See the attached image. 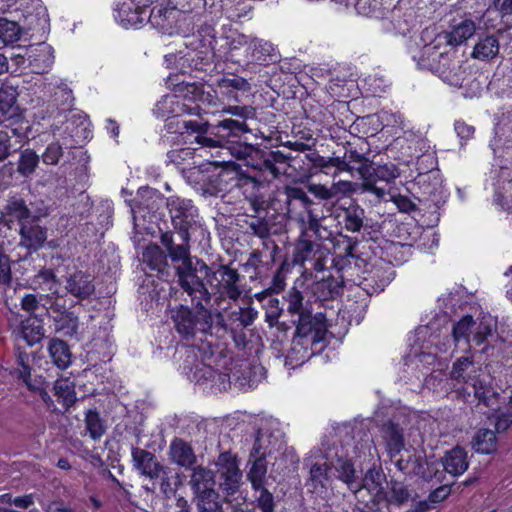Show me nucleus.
I'll list each match as a JSON object with an SVG mask.
<instances>
[{"mask_svg":"<svg viewBox=\"0 0 512 512\" xmlns=\"http://www.w3.org/2000/svg\"><path fill=\"white\" fill-rule=\"evenodd\" d=\"M23 33L22 26L17 22L0 18V40L4 44H12L20 40Z\"/></svg>","mask_w":512,"mask_h":512,"instance_id":"54","label":"nucleus"},{"mask_svg":"<svg viewBox=\"0 0 512 512\" xmlns=\"http://www.w3.org/2000/svg\"><path fill=\"white\" fill-rule=\"evenodd\" d=\"M475 321L471 315H465L458 322L453 325L452 336L456 346L462 342L464 344L463 350L470 352V334Z\"/></svg>","mask_w":512,"mask_h":512,"instance_id":"41","label":"nucleus"},{"mask_svg":"<svg viewBox=\"0 0 512 512\" xmlns=\"http://www.w3.org/2000/svg\"><path fill=\"white\" fill-rule=\"evenodd\" d=\"M243 225L246 232L262 240L271 236L272 225L267 216L243 215Z\"/></svg>","mask_w":512,"mask_h":512,"instance_id":"39","label":"nucleus"},{"mask_svg":"<svg viewBox=\"0 0 512 512\" xmlns=\"http://www.w3.org/2000/svg\"><path fill=\"white\" fill-rule=\"evenodd\" d=\"M286 301L288 303L287 311L291 315L297 314L298 316L310 312V307L308 302H304V297L300 291L295 288H292L286 296Z\"/></svg>","mask_w":512,"mask_h":512,"instance_id":"60","label":"nucleus"},{"mask_svg":"<svg viewBox=\"0 0 512 512\" xmlns=\"http://www.w3.org/2000/svg\"><path fill=\"white\" fill-rule=\"evenodd\" d=\"M38 165L39 155L34 150L27 148L20 153L17 162V172L25 178H30Z\"/></svg>","mask_w":512,"mask_h":512,"instance_id":"48","label":"nucleus"},{"mask_svg":"<svg viewBox=\"0 0 512 512\" xmlns=\"http://www.w3.org/2000/svg\"><path fill=\"white\" fill-rule=\"evenodd\" d=\"M17 86L3 83L0 86V123L24 126L22 110L18 104Z\"/></svg>","mask_w":512,"mask_h":512,"instance_id":"8","label":"nucleus"},{"mask_svg":"<svg viewBox=\"0 0 512 512\" xmlns=\"http://www.w3.org/2000/svg\"><path fill=\"white\" fill-rule=\"evenodd\" d=\"M217 186L216 192H225L234 187H241L249 183L257 184L254 176L246 174L239 165L227 163L220 169L215 179Z\"/></svg>","mask_w":512,"mask_h":512,"instance_id":"10","label":"nucleus"},{"mask_svg":"<svg viewBox=\"0 0 512 512\" xmlns=\"http://www.w3.org/2000/svg\"><path fill=\"white\" fill-rule=\"evenodd\" d=\"M257 317V312L252 308L239 307L236 310L231 311L227 315V320L223 317V324L217 322L214 319V329L221 328L224 331L235 333L237 331H243L245 328L251 326Z\"/></svg>","mask_w":512,"mask_h":512,"instance_id":"17","label":"nucleus"},{"mask_svg":"<svg viewBox=\"0 0 512 512\" xmlns=\"http://www.w3.org/2000/svg\"><path fill=\"white\" fill-rule=\"evenodd\" d=\"M177 13L178 10L175 7L156 5L149 11L148 20L153 26L165 29L172 25Z\"/></svg>","mask_w":512,"mask_h":512,"instance_id":"44","label":"nucleus"},{"mask_svg":"<svg viewBox=\"0 0 512 512\" xmlns=\"http://www.w3.org/2000/svg\"><path fill=\"white\" fill-rule=\"evenodd\" d=\"M160 242L165 247L168 256L175 265L176 283L180 290L192 275L195 269V259L190 255V239L180 238V243L174 240L172 231L161 232Z\"/></svg>","mask_w":512,"mask_h":512,"instance_id":"4","label":"nucleus"},{"mask_svg":"<svg viewBox=\"0 0 512 512\" xmlns=\"http://www.w3.org/2000/svg\"><path fill=\"white\" fill-rule=\"evenodd\" d=\"M210 124L203 120H182L177 121V130H184L187 133L195 134L194 142L200 148H215L220 141L207 135Z\"/></svg>","mask_w":512,"mask_h":512,"instance_id":"23","label":"nucleus"},{"mask_svg":"<svg viewBox=\"0 0 512 512\" xmlns=\"http://www.w3.org/2000/svg\"><path fill=\"white\" fill-rule=\"evenodd\" d=\"M85 425L90 437L97 441L106 433V426L96 410H88L85 414Z\"/></svg>","mask_w":512,"mask_h":512,"instance_id":"57","label":"nucleus"},{"mask_svg":"<svg viewBox=\"0 0 512 512\" xmlns=\"http://www.w3.org/2000/svg\"><path fill=\"white\" fill-rule=\"evenodd\" d=\"M133 467L143 476L158 479L162 466L156 456L145 449L133 447L131 450Z\"/></svg>","mask_w":512,"mask_h":512,"instance_id":"18","label":"nucleus"},{"mask_svg":"<svg viewBox=\"0 0 512 512\" xmlns=\"http://www.w3.org/2000/svg\"><path fill=\"white\" fill-rule=\"evenodd\" d=\"M285 203L287 205V212L292 211V206L295 201L300 202L303 208L308 209L313 204V201L307 196L305 191L296 186H285L284 191Z\"/></svg>","mask_w":512,"mask_h":512,"instance_id":"56","label":"nucleus"},{"mask_svg":"<svg viewBox=\"0 0 512 512\" xmlns=\"http://www.w3.org/2000/svg\"><path fill=\"white\" fill-rule=\"evenodd\" d=\"M65 289L81 301L88 299L94 293L95 285L90 274L79 270L67 276Z\"/></svg>","mask_w":512,"mask_h":512,"instance_id":"20","label":"nucleus"},{"mask_svg":"<svg viewBox=\"0 0 512 512\" xmlns=\"http://www.w3.org/2000/svg\"><path fill=\"white\" fill-rule=\"evenodd\" d=\"M54 393L58 400H61L66 408L71 407L76 401L74 383L69 379L57 380L54 383Z\"/></svg>","mask_w":512,"mask_h":512,"instance_id":"53","label":"nucleus"},{"mask_svg":"<svg viewBox=\"0 0 512 512\" xmlns=\"http://www.w3.org/2000/svg\"><path fill=\"white\" fill-rule=\"evenodd\" d=\"M441 463L444 470L452 476L462 475L469 466L467 453L461 447H455L446 452Z\"/></svg>","mask_w":512,"mask_h":512,"instance_id":"32","label":"nucleus"},{"mask_svg":"<svg viewBox=\"0 0 512 512\" xmlns=\"http://www.w3.org/2000/svg\"><path fill=\"white\" fill-rule=\"evenodd\" d=\"M14 332L25 340L29 346H32L44 337L45 331L40 319L28 317L21 321L20 326Z\"/></svg>","mask_w":512,"mask_h":512,"instance_id":"34","label":"nucleus"},{"mask_svg":"<svg viewBox=\"0 0 512 512\" xmlns=\"http://www.w3.org/2000/svg\"><path fill=\"white\" fill-rule=\"evenodd\" d=\"M345 229L350 232H359L363 227L365 211L357 204H351L343 209Z\"/></svg>","mask_w":512,"mask_h":512,"instance_id":"47","label":"nucleus"},{"mask_svg":"<svg viewBox=\"0 0 512 512\" xmlns=\"http://www.w3.org/2000/svg\"><path fill=\"white\" fill-rule=\"evenodd\" d=\"M386 493V501L389 505L403 506L411 498V492L406 484L401 481L391 480Z\"/></svg>","mask_w":512,"mask_h":512,"instance_id":"45","label":"nucleus"},{"mask_svg":"<svg viewBox=\"0 0 512 512\" xmlns=\"http://www.w3.org/2000/svg\"><path fill=\"white\" fill-rule=\"evenodd\" d=\"M385 479V475L379 469L375 467L370 468L364 475L361 482H359V492L366 489L370 494L377 496L382 492V483Z\"/></svg>","mask_w":512,"mask_h":512,"instance_id":"51","label":"nucleus"},{"mask_svg":"<svg viewBox=\"0 0 512 512\" xmlns=\"http://www.w3.org/2000/svg\"><path fill=\"white\" fill-rule=\"evenodd\" d=\"M500 43L496 36L480 38L473 47L471 57L482 62H492L499 57Z\"/></svg>","mask_w":512,"mask_h":512,"instance_id":"30","label":"nucleus"},{"mask_svg":"<svg viewBox=\"0 0 512 512\" xmlns=\"http://www.w3.org/2000/svg\"><path fill=\"white\" fill-rule=\"evenodd\" d=\"M28 70L34 74H43L50 70L54 55L50 45L42 42L28 46Z\"/></svg>","mask_w":512,"mask_h":512,"instance_id":"16","label":"nucleus"},{"mask_svg":"<svg viewBox=\"0 0 512 512\" xmlns=\"http://www.w3.org/2000/svg\"><path fill=\"white\" fill-rule=\"evenodd\" d=\"M306 158L313 163L315 167L321 169H328L330 167H335L338 171H346L353 172L354 166L349 165L346 162V159L343 157L335 156V157H323L316 152L310 153L306 155Z\"/></svg>","mask_w":512,"mask_h":512,"instance_id":"43","label":"nucleus"},{"mask_svg":"<svg viewBox=\"0 0 512 512\" xmlns=\"http://www.w3.org/2000/svg\"><path fill=\"white\" fill-rule=\"evenodd\" d=\"M400 176L398 167L393 163L375 164L370 163L369 176L362 178L363 192L371 193L377 198L382 199L386 195L384 188L376 185L377 181L386 183L393 182Z\"/></svg>","mask_w":512,"mask_h":512,"instance_id":"9","label":"nucleus"},{"mask_svg":"<svg viewBox=\"0 0 512 512\" xmlns=\"http://www.w3.org/2000/svg\"><path fill=\"white\" fill-rule=\"evenodd\" d=\"M167 85L173 90L174 96H177L179 100L189 101H208L212 102V95L203 91V85L195 82H187L185 80H178V76H169L167 79Z\"/></svg>","mask_w":512,"mask_h":512,"instance_id":"14","label":"nucleus"},{"mask_svg":"<svg viewBox=\"0 0 512 512\" xmlns=\"http://www.w3.org/2000/svg\"><path fill=\"white\" fill-rule=\"evenodd\" d=\"M477 30V24L470 18L453 20L451 30L437 35V42L445 45L458 46L470 39Z\"/></svg>","mask_w":512,"mask_h":512,"instance_id":"13","label":"nucleus"},{"mask_svg":"<svg viewBox=\"0 0 512 512\" xmlns=\"http://www.w3.org/2000/svg\"><path fill=\"white\" fill-rule=\"evenodd\" d=\"M161 200L162 199L159 197L155 190L146 188L139 190L138 197L135 201L139 210L147 209L150 211L157 208V202Z\"/></svg>","mask_w":512,"mask_h":512,"instance_id":"63","label":"nucleus"},{"mask_svg":"<svg viewBox=\"0 0 512 512\" xmlns=\"http://www.w3.org/2000/svg\"><path fill=\"white\" fill-rule=\"evenodd\" d=\"M19 233V246L26 248L28 254L42 247L47 238L46 230L37 224L22 223Z\"/></svg>","mask_w":512,"mask_h":512,"instance_id":"27","label":"nucleus"},{"mask_svg":"<svg viewBox=\"0 0 512 512\" xmlns=\"http://www.w3.org/2000/svg\"><path fill=\"white\" fill-rule=\"evenodd\" d=\"M314 457H321L330 471L335 472V477L345 483L348 489L355 495L359 493V481L352 460L347 450L338 441L325 440L320 448L313 449Z\"/></svg>","mask_w":512,"mask_h":512,"instance_id":"2","label":"nucleus"},{"mask_svg":"<svg viewBox=\"0 0 512 512\" xmlns=\"http://www.w3.org/2000/svg\"><path fill=\"white\" fill-rule=\"evenodd\" d=\"M32 2L33 11H27L26 14H24L23 31L33 33L45 31L49 22L46 9L40 4L39 0H32Z\"/></svg>","mask_w":512,"mask_h":512,"instance_id":"33","label":"nucleus"},{"mask_svg":"<svg viewBox=\"0 0 512 512\" xmlns=\"http://www.w3.org/2000/svg\"><path fill=\"white\" fill-rule=\"evenodd\" d=\"M289 159V156L281 151H267L261 162L260 172L267 173L272 178H277L279 175L286 173Z\"/></svg>","mask_w":512,"mask_h":512,"instance_id":"35","label":"nucleus"},{"mask_svg":"<svg viewBox=\"0 0 512 512\" xmlns=\"http://www.w3.org/2000/svg\"><path fill=\"white\" fill-rule=\"evenodd\" d=\"M53 315V322L57 332L65 336H74L78 332L79 319L74 312L66 309L65 305L53 302L50 304Z\"/></svg>","mask_w":512,"mask_h":512,"instance_id":"19","label":"nucleus"},{"mask_svg":"<svg viewBox=\"0 0 512 512\" xmlns=\"http://www.w3.org/2000/svg\"><path fill=\"white\" fill-rule=\"evenodd\" d=\"M280 441L268 430L260 429L257 431L252 449L257 448L259 454L263 452L264 459L270 457L273 454L277 445H280Z\"/></svg>","mask_w":512,"mask_h":512,"instance_id":"49","label":"nucleus"},{"mask_svg":"<svg viewBox=\"0 0 512 512\" xmlns=\"http://www.w3.org/2000/svg\"><path fill=\"white\" fill-rule=\"evenodd\" d=\"M198 107H190L174 94L163 96L155 105L154 113L157 117L166 118V128L171 129V124L176 117L184 114H197Z\"/></svg>","mask_w":512,"mask_h":512,"instance_id":"11","label":"nucleus"},{"mask_svg":"<svg viewBox=\"0 0 512 512\" xmlns=\"http://www.w3.org/2000/svg\"><path fill=\"white\" fill-rule=\"evenodd\" d=\"M158 478L161 481L160 489L166 497L174 495L181 485L180 475L165 465L162 466V471L159 472Z\"/></svg>","mask_w":512,"mask_h":512,"instance_id":"50","label":"nucleus"},{"mask_svg":"<svg viewBox=\"0 0 512 512\" xmlns=\"http://www.w3.org/2000/svg\"><path fill=\"white\" fill-rule=\"evenodd\" d=\"M216 128L223 131L220 135V139L224 142L226 139H239L242 135L249 133V129L246 122L239 119L226 118L218 122Z\"/></svg>","mask_w":512,"mask_h":512,"instance_id":"42","label":"nucleus"},{"mask_svg":"<svg viewBox=\"0 0 512 512\" xmlns=\"http://www.w3.org/2000/svg\"><path fill=\"white\" fill-rule=\"evenodd\" d=\"M479 372L480 368L475 366L472 356H462L453 363L450 376L458 383L469 384L479 376Z\"/></svg>","mask_w":512,"mask_h":512,"instance_id":"31","label":"nucleus"},{"mask_svg":"<svg viewBox=\"0 0 512 512\" xmlns=\"http://www.w3.org/2000/svg\"><path fill=\"white\" fill-rule=\"evenodd\" d=\"M380 431L386 445V451L393 459L404 449V429L393 420H388L382 424Z\"/></svg>","mask_w":512,"mask_h":512,"instance_id":"21","label":"nucleus"},{"mask_svg":"<svg viewBox=\"0 0 512 512\" xmlns=\"http://www.w3.org/2000/svg\"><path fill=\"white\" fill-rule=\"evenodd\" d=\"M442 44L437 42L436 37L431 43L425 45L417 59V65L421 69L438 74L444 81L457 83L461 65L459 61L452 59L449 52L441 50Z\"/></svg>","mask_w":512,"mask_h":512,"instance_id":"3","label":"nucleus"},{"mask_svg":"<svg viewBox=\"0 0 512 512\" xmlns=\"http://www.w3.org/2000/svg\"><path fill=\"white\" fill-rule=\"evenodd\" d=\"M245 43L251 51L252 60L263 63L277 59V51L271 42L253 38L249 42L245 40Z\"/></svg>","mask_w":512,"mask_h":512,"instance_id":"37","label":"nucleus"},{"mask_svg":"<svg viewBox=\"0 0 512 512\" xmlns=\"http://www.w3.org/2000/svg\"><path fill=\"white\" fill-rule=\"evenodd\" d=\"M48 352L52 362L59 369H66L71 364V352L65 341L58 338L51 339L48 344Z\"/></svg>","mask_w":512,"mask_h":512,"instance_id":"40","label":"nucleus"},{"mask_svg":"<svg viewBox=\"0 0 512 512\" xmlns=\"http://www.w3.org/2000/svg\"><path fill=\"white\" fill-rule=\"evenodd\" d=\"M29 358V354L25 351H18L16 356L17 367L14 369L12 374L22 380L30 391L38 393L44 388L45 382L42 377H35L34 379L31 378Z\"/></svg>","mask_w":512,"mask_h":512,"instance_id":"26","label":"nucleus"},{"mask_svg":"<svg viewBox=\"0 0 512 512\" xmlns=\"http://www.w3.org/2000/svg\"><path fill=\"white\" fill-rule=\"evenodd\" d=\"M121 22L125 26H137L142 24L148 18V11L145 7H136L131 9L127 4H123L120 10Z\"/></svg>","mask_w":512,"mask_h":512,"instance_id":"59","label":"nucleus"},{"mask_svg":"<svg viewBox=\"0 0 512 512\" xmlns=\"http://www.w3.org/2000/svg\"><path fill=\"white\" fill-rule=\"evenodd\" d=\"M254 491L258 493L255 503L260 512H275L276 502L273 494L266 487Z\"/></svg>","mask_w":512,"mask_h":512,"instance_id":"64","label":"nucleus"},{"mask_svg":"<svg viewBox=\"0 0 512 512\" xmlns=\"http://www.w3.org/2000/svg\"><path fill=\"white\" fill-rule=\"evenodd\" d=\"M143 261L147 263L152 270L161 271L166 264V255L159 246H149L143 253Z\"/></svg>","mask_w":512,"mask_h":512,"instance_id":"62","label":"nucleus"},{"mask_svg":"<svg viewBox=\"0 0 512 512\" xmlns=\"http://www.w3.org/2000/svg\"><path fill=\"white\" fill-rule=\"evenodd\" d=\"M240 282L241 275L236 269L222 264L213 270L204 260L195 258L194 272L181 289L193 307L180 304L171 310L176 332L185 340L212 335L214 319L223 324V314L207 307L213 296L207 284L215 290V302L220 304L225 299L236 302L241 297Z\"/></svg>","mask_w":512,"mask_h":512,"instance_id":"1","label":"nucleus"},{"mask_svg":"<svg viewBox=\"0 0 512 512\" xmlns=\"http://www.w3.org/2000/svg\"><path fill=\"white\" fill-rule=\"evenodd\" d=\"M166 207L179 238L190 239V231L200 226L198 209L192 200L170 196L166 199Z\"/></svg>","mask_w":512,"mask_h":512,"instance_id":"6","label":"nucleus"},{"mask_svg":"<svg viewBox=\"0 0 512 512\" xmlns=\"http://www.w3.org/2000/svg\"><path fill=\"white\" fill-rule=\"evenodd\" d=\"M197 512H224L220 493L216 489L193 495Z\"/></svg>","mask_w":512,"mask_h":512,"instance_id":"38","label":"nucleus"},{"mask_svg":"<svg viewBox=\"0 0 512 512\" xmlns=\"http://www.w3.org/2000/svg\"><path fill=\"white\" fill-rule=\"evenodd\" d=\"M26 127L2 124L0 128V162L5 160L12 151L21 147V139L25 137Z\"/></svg>","mask_w":512,"mask_h":512,"instance_id":"22","label":"nucleus"},{"mask_svg":"<svg viewBox=\"0 0 512 512\" xmlns=\"http://www.w3.org/2000/svg\"><path fill=\"white\" fill-rule=\"evenodd\" d=\"M200 352L195 347H187L185 349V360L183 369L192 381H215L216 379L222 384L229 380L227 374L219 373L214 370L210 365L197 361V354Z\"/></svg>","mask_w":512,"mask_h":512,"instance_id":"7","label":"nucleus"},{"mask_svg":"<svg viewBox=\"0 0 512 512\" xmlns=\"http://www.w3.org/2000/svg\"><path fill=\"white\" fill-rule=\"evenodd\" d=\"M219 141L220 143L215 146V148L219 147L222 150H226L233 157L243 161L246 159V157H248L254 146L245 142H241L238 139H226L224 142H222V140Z\"/></svg>","mask_w":512,"mask_h":512,"instance_id":"55","label":"nucleus"},{"mask_svg":"<svg viewBox=\"0 0 512 512\" xmlns=\"http://www.w3.org/2000/svg\"><path fill=\"white\" fill-rule=\"evenodd\" d=\"M168 456L171 463L185 469L192 468L197 462L193 448L181 438H175L171 441Z\"/></svg>","mask_w":512,"mask_h":512,"instance_id":"25","label":"nucleus"},{"mask_svg":"<svg viewBox=\"0 0 512 512\" xmlns=\"http://www.w3.org/2000/svg\"><path fill=\"white\" fill-rule=\"evenodd\" d=\"M7 214L24 223V220L32 218L33 210L29 208L23 199L13 198L6 206Z\"/></svg>","mask_w":512,"mask_h":512,"instance_id":"61","label":"nucleus"},{"mask_svg":"<svg viewBox=\"0 0 512 512\" xmlns=\"http://www.w3.org/2000/svg\"><path fill=\"white\" fill-rule=\"evenodd\" d=\"M215 485L224 495L226 501L239 492L242 485L243 474L239 468L237 456L229 451L219 454L214 462Z\"/></svg>","mask_w":512,"mask_h":512,"instance_id":"5","label":"nucleus"},{"mask_svg":"<svg viewBox=\"0 0 512 512\" xmlns=\"http://www.w3.org/2000/svg\"><path fill=\"white\" fill-rule=\"evenodd\" d=\"M416 183L423 190V195L425 196L435 197L441 192V179L438 171L419 174L416 178Z\"/></svg>","mask_w":512,"mask_h":512,"instance_id":"46","label":"nucleus"},{"mask_svg":"<svg viewBox=\"0 0 512 512\" xmlns=\"http://www.w3.org/2000/svg\"><path fill=\"white\" fill-rule=\"evenodd\" d=\"M216 88L229 100L239 102L238 92H248L251 89L249 82L240 76H223L216 80Z\"/></svg>","mask_w":512,"mask_h":512,"instance_id":"29","label":"nucleus"},{"mask_svg":"<svg viewBox=\"0 0 512 512\" xmlns=\"http://www.w3.org/2000/svg\"><path fill=\"white\" fill-rule=\"evenodd\" d=\"M343 158L346 159L349 165L354 166L353 171H356L361 179L369 176L370 163L372 161L363 154L359 153L357 150L350 149L345 153Z\"/></svg>","mask_w":512,"mask_h":512,"instance_id":"58","label":"nucleus"},{"mask_svg":"<svg viewBox=\"0 0 512 512\" xmlns=\"http://www.w3.org/2000/svg\"><path fill=\"white\" fill-rule=\"evenodd\" d=\"M247 466L249 467V470L247 471L246 477L251 484V488L253 490H258L265 487L267 461L264 459L263 452L259 454V450L257 448L251 449Z\"/></svg>","mask_w":512,"mask_h":512,"instance_id":"24","label":"nucleus"},{"mask_svg":"<svg viewBox=\"0 0 512 512\" xmlns=\"http://www.w3.org/2000/svg\"><path fill=\"white\" fill-rule=\"evenodd\" d=\"M343 290V280L328 276L314 283L312 291L314 295L321 301L334 299L339 296Z\"/></svg>","mask_w":512,"mask_h":512,"instance_id":"36","label":"nucleus"},{"mask_svg":"<svg viewBox=\"0 0 512 512\" xmlns=\"http://www.w3.org/2000/svg\"><path fill=\"white\" fill-rule=\"evenodd\" d=\"M325 331V317L322 313L313 316L310 311L298 316L295 330L296 338L303 339L311 336L312 342H315L321 339Z\"/></svg>","mask_w":512,"mask_h":512,"instance_id":"15","label":"nucleus"},{"mask_svg":"<svg viewBox=\"0 0 512 512\" xmlns=\"http://www.w3.org/2000/svg\"><path fill=\"white\" fill-rule=\"evenodd\" d=\"M473 447L476 452L490 454L496 450V436L490 429H480L473 441Z\"/></svg>","mask_w":512,"mask_h":512,"instance_id":"52","label":"nucleus"},{"mask_svg":"<svg viewBox=\"0 0 512 512\" xmlns=\"http://www.w3.org/2000/svg\"><path fill=\"white\" fill-rule=\"evenodd\" d=\"M304 465L309 467V478L306 485L312 488L313 493H324L327 490L328 472L330 471V468L325 465V460L321 457H314L313 450H311L304 459Z\"/></svg>","mask_w":512,"mask_h":512,"instance_id":"12","label":"nucleus"},{"mask_svg":"<svg viewBox=\"0 0 512 512\" xmlns=\"http://www.w3.org/2000/svg\"><path fill=\"white\" fill-rule=\"evenodd\" d=\"M191 469L189 486L193 495L215 489V475L214 471L202 466H193Z\"/></svg>","mask_w":512,"mask_h":512,"instance_id":"28","label":"nucleus"}]
</instances>
